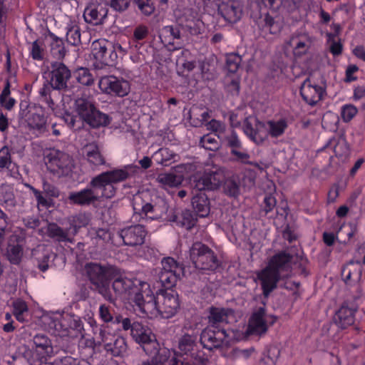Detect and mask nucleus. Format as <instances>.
Wrapping results in <instances>:
<instances>
[{
	"mask_svg": "<svg viewBox=\"0 0 365 365\" xmlns=\"http://www.w3.org/2000/svg\"><path fill=\"white\" fill-rule=\"evenodd\" d=\"M25 187L29 188L34 194L37 204L44 208H48L51 206L52 198L58 197L59 196L58 189L53 184L43 181L42 189L43 191L35 188L33 185L26 183Z\"/></svg>",
	"mask_w": 365,
	"mask_h": 365,
	"instance_id": "nucleus-15",
	"label": "nucleus"
},
{
	"mask_svg": "<svg viewBox=\"0 0 365 365\" xmlns=\"http://www.w3.org/2000/svg\"><path fill=\"white\" fill-rule=\"evenodd\" d=\"M76 79L83 86H91L94 82V78L90 70L87 68H80L76 72Z\"/></svg>",
	"mask_w": 365,
	"mask_h": 365,
	"instance_id": "nucleus-48",
	"label": "nucleus"
},
{
	"mask_svg": "<svg viewBox=\"0 0 365 365\" xmlns=\"http://www.w3.org/2000/svg\"><path fill=\"white\" fill-rule=\"evenodd\" d=\"M66 41L71 46L81 44V29L76 20L70 19L66 26Z\"/></svg>",
	"mask_w": 365,
	"mask_h": 365,
	"instance_id": "nucleus-34",
	"label": "nucleus"
},
{
	"mask_svg": "<svg viewBox=\"0 0 365 365\" xmlns=\"http://www.w3.org/2000/svg\"><path fill=\"white\" fill-rule=\"evenodd\" d=\"M225 180L224 170L221 168L205 171L197 180H194L195 189L197 190H214L217 189Z\"/></svg>",
	"mask_w": 365,
	"mask_h": 365,
	"instance_id": "nucleus-13",
	"label": "nucleus"
},
{
	"mask_svg": "<svg viewBox=\"0 0 365 365\" xmlns=\"http://www.w3.org/2000/svg\"><path fill=\"white\" fill-rule=\"evenodd\" d=\"M195 345V339L189 334H185L179 341L178 348L182 352L187 354L194 350Z\"/></svg>",
	"mask_w": 365,
	"mask_h": 365,
	"instance_id": "nucleus-53",
	"label": "nucleus"
},
{
	"mask_svg": "<svg viewBox=\"0 0 365 365\" xmlns=\"http://www.w3.org/2000/svg\"><path fill=\"white\" fill-rule=\"evenodd\" d=\"M131 336L141 346L155 336L148 328L138 322H134L133 334Z\"/></svg>",
	"mask_w": 365,
	"mask_h": 365,
	"instance_id": "nucleus-33",
	"label": "nucleus"
},
{
	"mask_svg": "<svg viewBox=\"0 0 365 365\" xmlns=\"http://www.w3.org/2000/svg\"><path fill=\"white\" fill-rule=\"evenodd\" d=\"M43 322L49 331L58 333L68 332V328L63 324V322L56 317L45 316L43 318Z\"/></svg>",
	"mask_w": 365,
	"mask_h": 365,
	"instance_id": "nucleus-45",
	"label": "nucleus"
},
{
	"mask_svg": "<svg viewBox=\"0 0 365 365\" xmlns=\"http://www.w3.org/2000/svg\"><path fill=\"white\" fill-rule=\"evenodd\" d=\"M37 105H31L28 100H22L19 104V116L21 119H25V118L30 113L31 108L36 107Z\"/></svg>",
	"mask_w": 365,
	"mask_h": 365,
	"instance_id": "nucleus-62",
	"label": "nucleus"
},
{
	"mask_svg": "<svg viewBox=\"0 0 365 365\" xmlns=\"http://www.w3.org/2000/svg\"><path fill=\"white\" fill-rule=\"evenodd\" d=\"M190 56V52L187 49H183L180 51V55L178 56L177 64L180 65L184 70L191 71L195 67V62L187 58Z\"/></svg>",
	"mask_w": 365,
	"mask_h": 365,
	"instance_id": "nucleus-52",
	"label": "nucleus"
},
{
	"mask_svg": "<svg viewBox=\"0 0 365 365\" xmlns=\"http://www.w3.org/2000/svg\"><path fill=\"white\" fill-rule=\"evenodd\" d=\"M105 349L114 356H122L127 351V344L123 337L118 336L113 343L106 344Z\"/></svg>",
	"mask_w": 365,
	"mask_h": 365,
	"instance_id": "nucleus-41",
	"label": "nucleus"
},
{
	"mask_svg": "<svg viewBox=\"0 0 365 365\" xmlns=\"http://www.w3.org/2000/svg\"><path fill=\"white\" fill-rule=\"evenodd\" d=\"M91 48L95 59L94 66L97 69H101L106 66L115 65L118 59L117 49L120 50L121 46L105 38H101L92 43Z\"/></svg>",
	"mask_w": 365,
	"mask_h": 365,
	"instance_id": "nucleus-7",
	"label": "nucleus"
},
{
	"mask_svg": "<svg viewBox=\"0 0 365 365\" xmlns=\"http://www.w3.org/2000/svg\"><path fill=\"white\" fill-rule=\"evenodd\" d=\"M258 278L261 282L264 296L268 297L277 286L279 279V273L267 266L259 274Z\"/></svg>",
	"mask_w": 365,
	"mask_h": 365,
	"instance_id": "nucleus-23",
	"label": "nucleus"
},
{
	"mask_svg": "<svg viewBox=\"0 0 365 365\" xmlns=\"http://www.w3.org/2000/svg\"><path fill=\"white\" fill-rule=\"evenodd\" d=\"M139 167L128 164L119 168H113L91 178L87 186L79 191L69 194L68 200L73 205L80 206L93 205L103 200L113 198L119 182L135 176Z\"/></svg>",
	"mask_w": 365,
	"mask_h": 365,
	"instance_id": "nucleus-1",
	"label": "nucleus"
},
{
	"mask_svg": "<svg viewBox=\"0 0 365 365\" xmlns=\"http://www.w3.org/2000/svg\"><path fill=\"white\" fill-rule=\"evenodd\" d=\"M190 257L195 267L200 270L215 271L221 264L214 251L200 242L192 245Z\"/></svg>",
	"mask_w": 365,
	"mask_h": 365,
	"instance_id": "nucleus-8",
	"label": "nucleus"
},
{
	"mask_svg": "<svg viewBox=\"0 0 365 365\" xmlns=\"http://www.w3.org/2000/svg\"><path fill=\"white\" fill-rule=\"evenodd\" d=\"M108 10L106 6L98 4L86 8L83 14L85 21L89 24L98 25L107 17Z\"/></svg>",
	"mask_w": 365,
	"mask_h": 365,
	"instance_id": "nucleus-28",
	"label": "nucleus"
},
{
	"mask_svg": "<svg viewBox=\"0 0 365 365\" xmlns=\"http://www.w3.org/2000/svg\"><path fill=\"white\" fill-rule=\"evenodd\" d=\"M90 235L92 239L97 240V242L101 241L103 243H107L111 240V233L108 228H93L90 231Z\"/></svg>",
	"mask_w": 365,
	"mask_h": 365,
	"instance_id": "nucleus-54",
	"label": "nucleus"
},
{
	"mask_svg": "<svg viewBox=\"0 0 365 365\" xmlns=\"http://www.w3.org/2000/svg\"><path fill=\"white\" fill-rule=\"evenodd\" d=\"M84 158L92 167L106 165V159L96 143L86 144L82 149Z\"/></svg>",
	"mask_w": 365,
	"mask_h": 365,
	"instance_id": "nucleus-25",
	"label": "nucleus"
},
{
	"mask_svg": "<svg viewBox=\"0 0 365 365\" xmlns=\"http://www.w3.org/2000/svg\"><path fill=\"white\" fill-rule=\"evenodd\" d=\"M228 334L224 329L217 326H208L202 330L200 336V342L203 348L212 351L228 345Z\"/></svg>",
	"mask_w": 365,
	"mask_h": 365,
	"instance_id": "nucleus-10",
	"label": "nucleus"
},
{
	"mask_svg": "<svg viewBox=\"0 0 365 365\" xmlns=\"http://www.w3.org/2000/svg\"><path fill=\"white\" fill-rule=\"evenodd\" d=\"M241 62L242 57L236 53L226 55V68L230 73H236L240 66Z\"/></svg>",
	"mask_w": 365,
	"mask_h": 365,
	"instance_id": "nucleus-47",
	"label": "nucleus"
},
{
	"mask_svg": "<svg viewBox=\"0 0 365 365\" xmlns=\"http://www.w3.org/2000/svg\"><path fill=\"white\" fill-rule=\"evenodd\" d=\"M32 341L36 349H40V351L47 355L52 352L53 347L51 341L46 334H37L33 337Z\"/></svg>",
	"mask_w": 365,
	"mask_h": 365,
	"instance_id": "nucleus-43",
	"label": "nucleus"
},
{
	"mask_svg": "<svg viewBox=\"0 0 365 365\" xmlns=\"http://www.w3.org/2000/svg\"><path fill=\"white\" fill-rule=\"evenodd\" d=\"M157 180L163 186L175 187L181 185L182 179L174 173H161L158 175Z\"/></svg>",
	"mask_w": 365,
	"mask_h": 365,
	"instance_id": "nucleus-44",
	"label": "nucleus"
},
{
	"mask_svg": "<svg viewBox=\"0 0 365 365\" xmlns=\"http://www.w3.org/2000/svg\"><path fill=\"white\" fill-rule=\"evenodd\" d=\"M162 270L159 274V282H157V295L162 297H179L175 293L173 288L175 286L178 279L183 274L182 264L174 258L164 257L161 261Z\"/></svg>",
	"mask_w": 365,
	"mask_h": 365,
	"instance_id": "nucleus-4",
	"label": "nucleus"
},
{
	"mask_svg": "<svg viewBox=\"0 0 365 365\" xmlns=\"http://www.w3.org/2000/svg\"><path fill=\"white\" fill-rule=\"evenodd\" d=\"M192 195L191 203L195 213L200 217H207L210 211V203L205 190H195L193 185Z\"/></svg>",
	"mask_w": 365,
	"mask_h": 365,
	"instance_id": "nucleus-21",
	"label": "nucleus"
},
{
	"mask_svg": "<svg viewBox=\"0 0 365 365\" xmlns=\"http://www.w3.org/2000/svg\"><path fill=\"white\" fill-rule=\"evenodd\" d=\"M267 131L272 138L282 136L288 127V122L286 118H280L277 120H269L267 121Z\"/></svg>",
	"mask_w": 365,
	"mask_h": 365,
	"instance_id": "nucleus-36",
	"label": "nucleus"
},
{
	"mask_svg": "<svg viewBox=\"0 0 365 365\" xmlns=\"http://www.w3.org/2000/svg\"><path fill=\"white\" fill-rule=\"evenodd\" d=\"M29 56L35 61H42L44 58V48L43 42L39 40L34 41L29 48Z\"/></svg>",
	"mask_w": 365,
	"mask_h": 365,
	"instance_id": "nucleus-50",
	"label": "nucleus"
},
{
	"mask_svg": "<svg viewBox=\"0 0 365 365\" xmlns=\"http://www.w3.org/2000/svg\"><path fill=\"white\" fill-rule=\"evenodd\" d=\"M147 230L141 224L127 226L120 229L118 234L123 244L129 247H137L145 242Z\"/></svg>",
	"mask_w": 365,
	"mask_h": 365,
	"instance_id": "nucleus-14",
	"label": "nucleus"
},
{
	"mask_svg": "<svg viewBox=\"0 0 365 365\" xmlns=\"http://www.w3.org/2000/svg\"><path fill=\"white\" fill-rule=\"evenodd\" d=\"M61 120L68 125V127L73 130L81 128L82 123L79 116L74 115L68 111H65L62 115Z\"/></svg>",
	"mask_w": 365,
	"mask_h": 365,
	"instance_id": "nucleus-51",
	"label": "nucleus"
},
{
	"mask_svg": "<svg viewBox=\"0 0 365 365\" xmlns=\"http://www.w3.org/2000/svg\"><path fill=\"white\" fill-rule=\"evenodd\" d=\"M133 207V219L138 223L158 219L168 211V204L165 199L150 191H143L135 195Z\"/></svg>",
	"mask_w": 365,
	"mask_h": 365,
	"instance_id": "nucleus-2",
	"label": "nucleus"
},
{
	"mask_svg": "<svg viewBox=\"0 0 365 365\" xmlns=\"http://www.w3.org/2000/svg\"><path fill=\"white\" fill-rule=\"evenodd\" d=\"M233 314V311L230 309L211 307L209 309L208 322L209 326H217L219 323H227V317Z\"/></svg>",
	"mask_w": 365,
	"mask_h": 365,
	"instance_id": "nucleus-32",
	"label": "nucleus"
},
{
	"mask_svg": "<svg viewBox=\"0 0 365 365\" xmlns=\"http://www.w3.org/2000/svg\"><path fill=\"white\" fill-rule=\"evenodd\" d=\"M46 359V358L44 353H42L40 350L36 349L35 351H30L27 361L29 365H41Z\"/></svg>",
	"mask_w": 365,
	"mask_h": 365,
	"instance_id": "nucleus-61",
	"label": "nucleus"
},
{
	"mask_svg": "<svg viewBox=\"0 0 365 365\" xmlns=\"http://www.w3.org/2000/svg\"><path fill=\"white\" fill-rule=\"evenodd\" d=\"M160 38L164 46L170 51L180 50L183 46L180 31L176 26H168L163 28Z\"/></svg>",
	"mask_w": 365,
	"mask_h": 365,
	"instance_id": "nucleus-18",
	"label": "nucleus"
},
{
	"mask_svg": "<svg viewBox=\"0 0 365 365\" xmlns=\"http://www.w3.org/2000/svg\"><path fill=\"white\" fill-rule=\"evenodd\" d=\"M200 145L212 151L217 150L220 148L217 140L210 134L205 135L200 138Z\"/></svg>",
	"mask_w": 365,
	"mask_h": 365,
	"instance_id": "nucleus-57",
	"label": "nucleus"
},
{
	"mask_svg": "<svg viewBox=\"0 0 365 365\" xmlns=\"http://www.w3.org/2000/svg\"><path fill=\"white\" fill-rule=\"evenodd\" d=\"M358 305L354 299L344 301L333 317L334 324L341 329L353 325Z\"/></svg>",
	"mask_w": 365,
	"mask_h": 365,
	"instance_id": "nucleus-12",
	"label": "nucleus"
},
{
	"mask_svg": "<svg viewBox=\"0 0 365 365\" xmlns=\"http://www.w3.org/2000/svg\"><path fill=\"white\" fill-rule=\"evenodd\" d=\"M6 257L8 260L13 264H20L23 257V247L18 243L8 244L6 248Z\"/></svg>",
	"mask_w": 365,
	"mask_h": 365,
	"instance_id": "nucleus-42",
	"label": "nucleus"
},
{
	"mask_svg": "<svg viewBox=\"0 0 365 365\" xmlns=\"http://www.w3.org/2000/svg\"><path fill=\"white\" fill-rule=\"evenodd\" d=\"M48 36L51 39L50 45L51 55L58 60L63 58L66 55V48L63 39L51 31H48Z\"/></svg>",
	"mask_w": 365,
	"mask_h": 365,
	"instance_id": "nucleus-38",
	"label": "nucleus"
},
{
	"mask_svg": "<svg viewBox=\"0 0 365 365\" xmlns=\"http://www.w3.org/2000/svg\"><path fill=\"white\" fill-rule=\"evenodd\" d=\"M85 272L98 293L106 297L111 280L116 276V269L110 265L89 262L85 266Z\"/></svg>",
	"mask_w": 365,
	"mask_h": 365,
	"instance_id": "nucleus-5",
	"label": "nucleus"
},
{
	"mask_svg": "<svg viewBox=\"0 0 365 365\" xmlns=\"http://www.w3.org/2000/svg\"><path fill=\"white\" fill-rule=\"evenodd\" d=\"M357 113L358 109L351 104L344 105L341 108V116L342 120L345 123L351 121Z\"/></svg>",
	"mask_w": 365,
	"mask_h": 365,
	"instance_id": "nucleus-59",
	"label": "nucleus"
},
{
	"mask_svg": "<svg viewBox=\"0 0 365 365\" xmlns=\"http://www.w3.org/2000/svg\"><path fill=\"white\" fill-rule=\"evenodd\" d=\"M99 88L102 92L120 97L125 96L130 91V83L114 76H105L100 78Z\"/></svg>",
	"mask_w": 365,
	"mask_h": 365,
	"instance_id": "nucleus-11",
	"label": "nucleus"
},
{
	"mask_svg": "<svg viewBox=\"0 0 365 365\" xmlns=\"http://www.w3.org/2000/svg\"><path fill=\"white\" fill-rule=\"evenodd\" d=\"M135 285L133 286V297H158L156 294L158 285L154 286L155 292L150 289V284L146 282L140 281L138 279H133Z\"/></svg>",
	"mask_w": 365,
	"mask_h": 365,
	"instance_id": "nucleus-35",
	"label": "nucleus"
},
{
	"mask_svg": "<svg viewBox=\"0 0 365 365\" xmlns=\"http://www.w3.org/2000/svg\"><path fill=\"white\" fill-rule=\"evenodd\" d=\"M292 259V255L281 251L272 257L267 266L278 273L280 271H288L291 267Z\"/></svg>",
	"mask_w": 365,
	"mask_h": 365,
	"instance_id": "nucleus-27",
	"label": "nucleus"
},
{
	"mask_svg": "<svg viewBox=\"0 0 365 365\" xmlns=\"http://www.w3.org/2000/svg\"><path fill=\"white\" fill-rule=\"evenodd\" d=\"M140 12L146 16L152 15L155 9L152 0H133Z\"/></svg>",
	"mask_w": 365,
	"mask_h": 365,
	"instance_id": "nucleus-56",
	"label": "nucleus"
},
{
	"mask_svg": "<svg viewBox=\"0 0 365 365\" xmlns=\"http://www.w3.org/2000/svg\"><path fill=\"white\" fill-rule=\"evenodd\" d=\"M13 314L19 322L24 321L23 314L28 312V306L26 303L21 298H17L13 302Z\"/></svg>",
	"mask_w": 365,
	"mask_h": 365,
	"instance_id": "nucleus-55",
	"label": "nucleus"
},
{
	"mask_svg": "<svg viewBox=\"0 0 365 365\" xmlns=\"http://www.w3.org/2000/svg\"><path fill=\"white\" fill-rule=\"evenodd\" d=\"M354 98L361 101V109L365 111V86H358L354 91Z\"/></svg>",
	"mask_w": 365,
	"mask_h": 365,
	"instance_id": "nucleus-64",
	"label": "nucleus"
},
{
	"mask_svg": "<svg viewBox=\"0 0 365 365\" xmlns=\"http://www.w3.org/2000/svg\"><path fill=\"white\" fill-rule=\"evenodd\" d=\"M197 215L190 210L182 212L180 216L177 217L176 222L181 227L189 230L194 227L197 222Z\"/></svg>",
	"mask_w": 365,
	"mask_h": 365,
	"instance_id": "nucleus-39",
	"label": "nucleus"
},
{
	"mask_svg": "<svg viewBox=\"0 0 365 365\" xmlns=\"http://www.w3.org/2000/svg\"><path fill=\"white\" fill-rule=\"evenodd\" d=\"M36 265L43 272L49 267V263L54 259L56 255L50 250L43 248L41 251L36 250L33 253Z\"/></svg>",
	"mask_w": 365,
	"mask_h": 365,
	"instance_id": "nucleus-31",
	"label": "nucleus"
},
{
	"mask_svg": "<svg viewBox=\"0 0 365 365\" xmlns=\"http://www.w3.org/2000/svg\"><path fill=\"white\" fill-rule=\"evenodd\" d=\"M51 80L43 84L39 89V99L45 103L51 110H54L55 98L58 95L57 91L68 87L67 83L71 78L70 69L61 62L51 63Z\"/></svg>",
	"mask_w": 365,
	"mask_h": 365,
	"instance_id": "nucleus-3",
	"label": "nucleus"
},
{
	"mask_svg": "<svg viewBox=\"0 0 365 365\" xmlns=\"http://www.w3.org/2000/svg\"><path fill=\"white\" fill-rule=\"evenodd\" d=\"M12 164L11 151L8 146L4 145L0 149V168L9 170Z\"/></svg>",
	"mask_w": 365,
	"mask_h": 365,
	"instance_id": "nucleus-58",
	"label": "nucleus"
},
{
	"mask_svg": "<svg viewBox=\"0 0 365 365\" xmlns=\"http://www.w3.org/2000/svg\"><path fill=\"white\" fill-rule=\"evenodd\" d=\"M145 354L153 359L155 361H166L168 360V351L165 349H160V345L155 336L142 346Z\"/></svg>",
	"mask_w": 365,
	"mask_h": 365,
	"instance_id": "nucleus-29",
	"label": "nucleus"
},
{
	"mask_svg": "<svg viewBox=\"0 0 365 365\" xmlns=\"http://www.w3.org/2000/svg\"><path fill=\"white\" fill-rule=\"evenodd\" d=\"M24 120L30 128L35 129L40 133H44L46 130L49 131V129L46 128L44 110L41 106L37 105L36 107L31 108L30 113Z\"/></svg>",
	"mask_w": 365,
	"mask_h": 365,
	"instance_id": "nucleus-22",
	"label": "nucleus"
},
{
	"mask_svg": "<svg viewBox=\"0 0 365 365\" xmlns=\"http://www.w3.org/2000/svg\"><path fill=\"white\" fill-rule=\"evenodd\" d=\"M149 36V29L145 25H138L133 31L132 41L136 49L139 50L145 43Z\"/></svg>",
	"mask_w": 365,
	"mask_h": 365,
	"instance_id": "nucleus-40",
	"label": "nucleus"
},
{
	"mask_svg": "<svg viewBox=\"0 0 365 365\" xmlns=\"http://www.w3.org/2000/svg\"><path fill=\"white\" fill-rule=\"evenodd\" d=\"M227 145L230 148V154L235 157V160L242 163L250 164L248 161L250 155L240 140L237 132L232 130L231 133L225 137Z\"/></svg>",
	"mask_w": 365,
	"mask_h": 365,
	"instance_id": "nucleus-19",
	"label": "nucleus"
},
{
	"mask_svg": "<svg viewBox=\"0 0 365 365\" xmlns=\"http://www.w3.org/2000/svg\"><path fill=\"white\" fill-rule=\"evenodd\" d=\"M151 302L166 318L173 316L180 307L179 298H153Z\"/></svg>",
	"mask_w": 365,
	"mask_h": 365,
	"instance_id": "nucleus-26",
	"label": "nucleus"
},
{
	"mask_svg": "<svg viewBox=\"0 0 365 365\" xmlns=\"http://www.w3.org/2000/svg\"><path fill=\"white\" fill-rule=\"evenodd\" d=\"M279 356V351L275 347L271 348L268 350L267 356L262 358L261 362L264 361L265 364L274 365Z\"/></svg>",
	"mask_w": 365,
	"mask_h": 365,
	"instance_id": "nucleus-63",
	"label": "nucleus"
},
{
	"mask_svg": "<svg viewBox=\"0 0 365 365\" xmlns=\"http://www.w3.org/2000/svg\"><path fill=\"white\" fill-rule=\"evenodd\" d=\"M264 307H259L253 312L249 319L247 328L245 331L247 336H262L267 331L269 325L264 319Z\"/></svg>",
	"mask_w": 365,
	"mask_h": 365,
	"instance_id": "nucleus-17",
	"label": "nucleus"
},
{
	"mask_svg": "<svg viewBox=\"0 0 365 365\" xmlns=\"http://www.w3.org/2000/svg\"><path fill=\"white\" fill-rule=\"evenodd\" d=\"M44 160L48 170L59 177L68 175L71 170V159L68 155L62 151L51 149Z\"/></svg>",
	"mask_w": 365,
	"mask_h": 365,
	"instance_id": "nucleus-9",
	"label": "nucleus"
},
{
	"mask_svg": "<svg viewBox=\"0 0 365 365\" xmlns=\"http://www.w3.org/2000/svg\"><path fill=\"white\" fill-rule=\"evenodd\" d=\"M113 289L115 294L126 295V297H133V286L135 285V281L132 279L123 276H116L113 279Z\"/></svg>",
	"mask_w": 365,
	"mask_h": 365,
	"instance_id": "nucleus-30",
	"label": "nucleus"
},
{
	"mask_svg": "<svg viewBox=\"0 0 365 365\" xmlns=\"http://www.w3.org/2000/svg\"><path fill=\"white\" fill-rule=\"evenodd\" d=\"M290 43L293 47V53L296 56H301L306 53L309 47V43L307 38L302 40L299 38H292Z\"/></svg>",
	"mask_w": 365,
	"mask_h": 365,
	"instance_id": "nucleus-46",
	"label": "nucleus"
},
{
	"mask_svg": "<svg viewBox=\"0 0 365 365\" xmlns=\"http://www.w3.org/2000/svg\"><path fill=\"white\" fill-rule=\"evenodd\" d=\"M76 110L82 120L93 128L107 126L110 123V118L95 106L93 102L87 98H80L75 101Z\"/></svg>",
	"mask_w": 365,
	"mask_h": 365,
	"instance_id": "nucleus-6",
	"label": "nucleus"
},
{
	"mask_svg": "<svg viewBox=\"0 0 365 365\" xmlns=\"http://www.w3.org/2000/svg\"><path fill=\"white\" fill-rule=\"evenodd\" d=\"M326 94L325 86H319L308 78H306L300 87V95L306 103L314 106L321 100Z\"/></svg>",
	"mask_w": 365,
	"mask_h": 365,
	"instance_id": "nucleus-16",
	"label": "nucleus"
},
{
	"mask_svg": "<svg viewBox=\"0 0 365 365\" xmlns=\"http://www.w3.org/2000/svg\"><path fill=\"white\" fill-rule=\"evenodd\" d=\"M223 190L227 195L236 197L240 194V184L233 178L225 179Z\"/></svg>",
	"mask_w": 365,
	"mask_h": 365,
	"instance_id": "nucleus-49",
	"label": "nucleus"
},
{
	"mask_svg": "<svg viewBox=\"0 0 365 365\" xmlns=\"http://www.w3.org/2000/svg\"><path fill=\"white\" fill-rule=\"evenodd\" d=\"M218 12L228 23H237L242 16V9L238 3L222 2L218 6Z\"/></svg>",
	"mask_w": 365,
	"mask_h": 365,
	"instance_id": "nucleus-24",
	"label": "nucleus"
},
{
	"mask_svg": "<svg viewBox=\"0 0 365 365\" xmlns=\"http://www.w3.org/2000/svg\"><path fill=\"white\" fill-rule=\"evenodd\" d=\"M243 130L248 138L258 145L263 144L269 136L266 124L260 121H257L254 126L250 123H246Z\"/></svg>",
	"mask_w": 365,
	"mask_h": 365,
	"instance_id": "nucleus-20",
	"label": "nucleus"
},
{
	"mask_svg": "<svg viewBox=\"0 0 365 365\" xmlns=\"http://www.w3.org/2000/svg\"><path fill=\"white\" fill-rule=\"evenodd\" d=\"M190 357L193 365H207L209 359L202 350H193L190 352Z\"/></svg>",
	"mask_w": 365,
	"mask_h": 365,
	"instance_id": "nucleus-60",
	"label": "nucleus"
},
{
	"mask_svg": "<svg viewBox=\"0 0 365 365\" xmlns=\"http://www.w3.org/2000/svg\"><path fill=\"white\" fill-rule=\"evenodd\" d=\"M47 234L50 238L58 242H71V239L68 236V230H63L54 222L48 225Z\"/></svg>",
	"mask_w": 365,
	"mask_h": 365,
	"instance_id": "nucleus-37",
	"label": "nucleus"
}]
</instances>
